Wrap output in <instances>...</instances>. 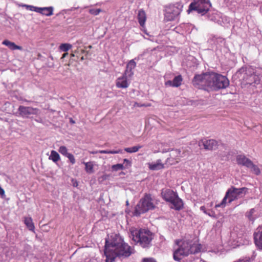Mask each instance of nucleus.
<instances>
[{
	"label": "nucleus",
	"mask_w": 262,
	"mask_h": 262,
	"mask_svg": "<svg viewBox=\"0 0 262 262\" xmlns=\"http://www.w3.org/2000/svg\"><path fill=\"white\" fill-rule=\"evenodd\" d=\"M183 78L181 75L176 76L172 80V87H178L181 85Z\"/></svg>",
	"instance_id": "obj_26"
},
{
	"label": "nucleus",
	"mask_w": 262,
	"mask_h": 262,
	"mask_svg": "<svg viewBox=\"0 0 262 262\" xmlns=\"http://www.w3.org/2000/svg\"><path fill=\"white\" fill-rule=\"evenodd\" d=\"M172 81H171V80H168L167 81H166L165 82V85H169L170 86H172Z\"/></svg>",
	"instance_id": "obj_42"
},
{
	"label": "nucleus",
	"mask_w": 262,
	"mask_h": 262,
	"mask_svg": "<svg viewBox=\"0 0 262 262\" xmlns=\"http://www.w3.org/2000/svg\"><path fill=\"white\" fill-rule=\"evenodd\" d=\"M200 210L202 211L204 213L207 214V210L204 206H202L200 207Z\"/></svg>",
	"instance_id": "obj_43"
},
{
	"label": "nucleus",
	"mask_w": 262,
	"mask_h": 262,
	"mask_svg": "<svg viewBox=\"0 0 262 262\" xmlns=\"http://www.w3.org/2000/svg\"><path fill=\"white\" fill-rule=\"evenodd\" d=\"M142 146L138 145L132 147H126L124 148V150L128 153H133L137 152L139 149L142 148Z\"/></svg>",
	"instance_id": "obj_28"
},
{
	"label": "nucleus",
	"mask_w": 262,
	"mask_h": 262,
	"mask_svg": "<svg viewBox=\"0 0 262 262\" xmlns=\"http://www.w3.org/2000/svg\"><path fill=\"white\" fill-rule=\"evenodd\" d=\"M199 144L200 146L203 145L205 149L209 150L215 149L218 146L217 142L213 139H202Z\"/></svg>",
	"instance_id": "obj_10"
},
{
	"label": "nucleus",
	"mask_w": 262,
	"mask_h": 262,
	"mask_svg": "<svg viewBox=\"0 0 262 262\" xmlns=\"http://www.w3.org/2000/svg\"><path fill=\"white\" fill-rule=\"evenodd\" d=\"M107 245L109 246L111 251L115 254L116 257L117 256L127 257L133 253L131 247L125 243L121 237H119L117 241H114L110 244L107 242Z\"/></svg>",
	"instance_id": "obj_3"
},
{
	"label": "nucleus",
	"mask_w": 262,
	"mask_h": 262,
	"mask_svg": "<svg viewBox=\"0 0 262 262\" xmlns=\"http://www.w3.org/2000/svg\"><path fill=\"white\" fill-rule=\"evenodd\" d=\"M112 169L114 171H118L119 170H122L124 169V166L122 164H117L113 165L112 166Z\"/></svg>",
	"instance_id": "obj_34"
},
{
	"label": "nucleus",
	"mask_w": 262,
	"mask_h": 262,
	"mask_svg": "<svg viewBox=\"0 0 262 262\" xmlns=\"http://www.w3.org/2000/svg\"><path fill=\"white\" fill-rule=\"evenodd\" d=\"M178 246L173 252V259L180 261L183 257L195 254L201 251V245L189 239H180L175 241Z\"/></svg>",
	"instance_id": "obj_2"
},
{
	"label": "nucleus",
	"mask_w": 262,
	"mask_h": 262,
	"mask_svg": "<svg viewBox=\"0 0 262 262\" xmlns=\"http://www.w3.org/2000/svg\"><path fill=\"white\" fill-rule=\"evenodd\" d=\"M124 163H126L127 164H128L129 165H130L131 162L127 159H124L123 160Z\"/></svg>",
	"instance_id": "obj_45"
},
{
	"label": "nucleus",
	"mask_w": 262,
	"mask_h": 262,
	"mask_svg": "<svg viewBox=\"0 0 262 262\" xmlns=\"http://www.w3.org/2000/svg\"><path fill=\"white\" fill-rule=\"evenodd\" d=\"M102 12V10L100 9H90L89 10V12L93 15H98L100 12Z\"/></svg>",
	"instance_id": "obj_33"
},
{
	"label": "nucleus",
	"mask_w": 262,
	"mask_h": 262,
	"mask_svg": "<svg viewBox=\"0 0 262 262\" xmlns=\"http://www.w3.org/2000/svg\"><path fill=\"white\" fill-rule=\"evenodd\" d=\"M181 151L180 150L176 149L172 150L170 154V157L168 160H170V159H175L176 161L173 163H178L181 158Z\"/></svg>",
	"instance_id": "obj_22"
},
{
	"label": "nucleus",
	"mask_w": 262,
	"mask_h": 262,
	"mask_svg": "<svg viewBox=\"0 0 262 262\" xmlns=\"http://www.w3.org/2000/svg\"><path fill=\"white\" fill-rule=\"evenodd\" d=\"M211 7V4L209 0H194L189 5L187 12L189 13L192 11H196L198 13L204 15Z\"/></svg>",
	"instance_id": "obj_7"
},
{
	"label": "nucleus",
	"mask_w": 262,
	"mask_h": 262,
	"mask_svg": "<svg viewBox=\"0 0 262 262\" xmlns=\"http://www.w3.org/2000/svg\"><path fill=\"white\" fill-rule=\"evenodd\" d=\"M131 236L133 240L139 244L143 248H148L150 246L153 239L152 233L148 230L140 229L131 231Z\"/></svg>",
	"instance_id": "obj_4"
},
{
	"label": "nucleus",
	"mask_w": 262,
	"mask_h": 262,
	"mask_svg": "<svg viewBox=\"0 0 262 262\" xmlns=\"http://www.w3.org/2000/svg\"><path fill=\"white\" fill-rule=\"evenodd\" d=\"M128 75L123 73L122 76L118 78L116 80V85L118 88L126 89L129 85L130 82L128 81Z\"/></svg>",
	"instance_id": "obj_12"
},
{
	"label": "nucleus",
	"mask_w": 262,
	"mask_h": 262,
	"mask_svg": "<svg viewBox=\"0 0 262 262\" xmlns=\"http://www.w3.org/2000/svg\"><path fill=\"white\" fill-rule=\"evenodd\" d=\"M98 152H99V153H100V154H111L122 153V151L121 149L117 150H99Z\"/></svg>",
	"instance_id": "obj_29"
},
{
	"label": "nucleus",
	"mask_w": 262,
	"mask_h": 262,
	"mask_svg": "<svg viewBox=\"0 0 262 262\" xmlns=\"http://www.w3.org/2000/svg\"><path fill=\"white\" fill-rule=\"evenodd\" d=\"M2 44L8 47L11 50H23V48L21 46H17L14 42H11L8 39L4 40L2 42Z\"/></svg>",
	"instance_id": "obj_19"
},
{
	"label": "nucleus",
	"mask_w": 262,
	"mask_h": 262,
	"mask_svg": "<svg viewBox=\"0 0 262 262\" xmlns=\"http://www.w3.org/2000/svg\"><path fill=\"white\" fill-rule=\"evenodd\" d=\"M0 194L1 195L5 194V191L1 187H0Z\"/></svg>",
	"instance_id": "obj_44"
},
{
	"label": "nucleus",
	"mask_w": 262,
	"mask_h": 262,
	"mask_svg": "<svg viewBox=\"0 0 262 262\" xmlns=\"http://www.w3.org/2000/svg\"><path fill=\"white\" fill-rule=\"evenodd\" d=\"M155 207L151 195L150 194H145L136 207L135 214L139 215L149 210L154 209Z\"/></svg>",
	"instance_id": "obj_6"
},
{
	"label": "nucleus",
	"mask_w": 262,
	"mask_h": 262,
	"mask_svg": "<svg viewBox=\"0 0 262 262\" xmlns=\"http://www.w3.org/2000/svg\"><path fill=\"white\" fill-rule=\"evenodd\" d=\"M208 215L210 216H213L211 214V213H207V214Z\"/></svg>",
	"instance_id": "obj_48"
},
{
	"label": "nucleus",
	"mask_w": 262,
	"mask_h": 262,
	"mask_svg": "<svg viewBox=\"0 0 262 262\" xmlns=\"http://www.w3.org/2000/svg\"><path fill=\"white\" fill-rule=\"evenodd\" d=\"M134 106H138V107H148L151 106L150 103H147V104H140L137 102L135 103Z\"/></svg>",
	"instance_id": "obj_39"
},
{
	"label": "nucleus",
	"mask_w": 262,
	"mask_h": 262,
	"mask_svg": "<svg viewBox=\"0 0 262 262\" xmlns=\"http://www.w3.org/2000/svg\"><path fill=\"white\" fill-rule=\"evenodd\" d=\"M76 51H78V52L77 54L80 56H83V54L86 52L84 49L81 48H77V49H76Z\"/></svg>",
	"instance_id": "obj_37"
},
{
	"label": "nucleus",
	"mask_w": 262,
	"mask_h": 262,
	"mask_svg": "<svg viewBox=\"0 0 262 262\" xmlns=\"http://www.w3.org/2000/svg\"><path fill=\"white\" fill-rule=\"evenodd\" d=\"M19 115L21 117H28L31 115H36L38 114L39 110L37 108H33L30 106H24L20 105L18 108Z\"/></svg>",
	"instance_id": "obj_9"
},
{
	"label": "nucleus",
	"mask_w": 262,
	"mask_h": 262,
	"mask_svg": "<svg viewBox=\"0 0 262 262\" xmlns=\"http://www.w3.org/2000/svg\"><path fill=\"white\" fill-rule=\"evenodd\" d=\"M71 47H72V45H71L70 44L62 43L60 46L59 48L61 51H64V52H67L69 49H70L71 48Z\"/></svg>",
	"instance_id": "obj_31"
},
{
	"label": "nucleus",
	"mask_w": 262,
	"mask_h": 262,
	"mask_svg": "<svg viewBox=\"0 0 262 262\" xmlns=\"http://www.w3.org/2000/svg\"><path fill=\"white\" fill-rule=\"evenodd\" d=\"M255 212L254 209H251L249 212L247 213V217L250 220H253V218L252 217L253 214Z\"/></svg>",
	"instance_id": "obj_38"
},
{
	"label": "nucleus",
	"mask_w": 262,
	"mask_h": 262,
	"mask_svg": "<svg viewBox=\"0 0 262 262\" xmlns=\"http://www.w3.org/2000/svg\"><path fill=\"white\" fill-rule=\"evenodd\" d=\"M85 165V170L88 173L94 172V164L92 162H83Z\"/></svg>",
	"instance_id": "obj_24"
},
{
	"label": "nucleus",
	"mask_w": 262,
	"mask_h": 262,
	"mask_svg": "<svg viewBox=\"0 0 262 262\" xmlns=\"http://www.w3.org/2000/svg\"><path fill=\"white\" fill-rule=\"evenodd\" d=\"M177 195L176 192L169 189L163 190L161 192L162 198L168 202H170L173 198H176Z\"/></svg>",
	"instance_id": "obj_13"
},
{
	"label": "nucleus",
	"mask_w": 262,
	"mask_h": 262,
	"mask_svg": "<svg viewBox=\"0 0 262 262\" xmlns=\"http://www.w3.org/2000/svg\"><path fill=\"white\" fill-rule=\"evenodd\" d=\"M192 83L199 89L216 90L227 88L229 85V81L225 76L213 72H209L195 75Z\"/></svg>",
	"instance_id": "obj_1"
},
{
	"label": "nucleus",
	"mask_w": 262,
	"mask_h": 262,
	"mask_svg": "<svg viewBox=\"0 0 262 262\" xmlns=\"http://www.w3.org/2000/svg\"><path fill=\"white\" fill-rule=\"evenodd\" d=\"M24 223L29 230L35 232V226L31 217H25Z\"/></svg>",
	"instance_id": "obj_21"
},
{
	"label": "nucleus",
	"mask_w": 262,
	"mask_h": 262,
	"mask_svg": "<svg viewBox=\"0 0 262 262\" xmlns=\"http://www.w3.org/2000/svg\"><path fill=\"white\" fill-rule=\"evenodd\" d=\"M212 205H213V203H212V202H211V206H212Z\"/></svg>",
	"instance_id": "obj_49"
},
{
	"label": "nucleus",
	"mask_w": 262,
	"mask_h": 262,
	"mask_svg": "<svg viewBox=\"0 0 262 262\" xmlns=\"http://www.w3.org/2000/svg\"><path fill=\"white\" fill-rule=\"evenodd\" d=\"M248 168H250L251 170L256 175L258 176L260 174V170L258 166L255 165L252 161L249 165Z\"/></svg>",
	"instance_id": "obj_25"
},
{
	"label": "nucleus",
	"mask_w": 262,
	"mask_h": 262,
	"mask_svg": "<svg viewBox=\"0 0 262 262\" xmlns=\"http://www.w3.org/2000/svg\"><path fill=\"white\" fill-rule=\"evenodd\" d=\"M23 6L26 7L27 9H29L30 11H35L36 12H39V10H40L39 7H34L33 6L24 5H23Z\"/></svg>",
	"instance_id": "obj_32"
},
{
	"label": "nucleus",
	"mask_w": 262,
	"mask_h": 262,
	"mask_svg": "<svg viewBox=\"0 0 262 262\" xmlns=\"http://www.w3.org/2000/svg\"><path fill=\"white\" fill-rule=\"evenodd\" d=\"M181 13V10L174 5L169 6L166 8L165 19L167 21L173 20Z\"/></svg>",
	"instance_id": "obj_8"
},
{
	"label": "nucleus",
	"mask_w": 262,
	"mask_h": 262,
	"mask_svg": "<svg viewBox=\"0 0 262 262\" xmlns=\"http://www.w3.org/2000/svg\"><path fill=\"white\" fill-rule=\"evenodd\" d=\"M104 254L106 256L105 262H113L114 261L116 256L115 254H113L112 251H111L109 246L107 245V241H106Z\"/></svg>",
	"instance_id": "obj_17"
},
{
	"label": "nucleus",
	"mask_w": 262,
	"mask_h": 262,
	"mask_svg": "<svg viewBox=\"0 0 262 262\" xmlns=\"http://www.w3.org/2000/svg\"><path fill=\"white\" fill-rule=\"evenodd\" d=\"M110 176L107 174H104L103 175H102V176H101L99 178V181L100 182H102V181H104L107 179H108Z\"/></svg>",
	"instance_id": "obj_40"
},
{
	"label": "nucleus",
	"mask_w": 262,
	"mask_h": 262,
	"mask_svg": "<svg viewBox=\"0 0 262 262\" xmlns=\"http://www.w3.org/2000/svg\"><path fill=\"white\" fill-rule=\"evenodd\" d=\"M68 54V53H64V54L62 55V57H61V58H65V57H66V56Z\"/></svg>",
	"instance_id": "obj_46"
},
{
	"label": "nucleus",
	"mask_w": 262,
	"mask_h": 262,
	"mask_svg": "<svg viewBox=\"0 0 262 262\" xmlns=\"http://www.w3.org/2000/svg\"><path fill=\"white\" fill-rule=\"evenodd\" d=\"M38 13L46 16H51L53 15V9L52 7L40 8Z\"/></svg>",
	"instance_id": "obj_23"
},
{
	"label": "nucleus",
	"mask_w": 262,
	"mask_h": 262,
	"mask_svg": "<svg viewBox=\"0 0 262 262\" xmlns=\"http://www.w3.org/2000/svg\"><path fill=\"white\" fill-rule=\"evenodd\" d=\"M247 190L248 188L246 187L237 188L232 186L226 192L225 196L222 201L220 204H216L215 207H224L226 206L227 199L228 200V202L231 203L232 202L244 196L246 194Z\"/></svg>",
	"instance_id": "obj_5"
},
{
	"label": "nucleus",
	"mask_w": 262,
	"mask_h": 262,
	"mask_svg": "<svg viewBox=\"0 0 262 262\" xmlns=\"http://www.w3.org/2000/svg\"><path fill=\"white\" fill-rule=\"evenodd\" d=\"M253 236L255 245L258 249L262 250V226L256 228Z\"/></svg>",
	"instance_id": "obj_11"
},
{
	"label": "nucleus",
	"mask_w": 262,
	"mask_h": 262,
	"mask_svg": "<svg viewBox=\"0 0 262 262\" xmlns=\"http://www.w3.org/2000/svg\"><path fill=\"white\" fill-rule=\"evenodd\" d=\"M142 262H156L155 259L152 258H144L142 259Z\"/></svg>",
	"instance_id": "obj_41"
},
{
	"label": "nucleus",
	"mask_w": 262,
	"mask_h": 262,
	"mask_svg": "<svg viewBox=\"0 0 262 262\" xmlns=\"http://www.w3.org/2000/svg\"><path fill=\"white\" fill-rule=\"evenodd\" d=\"M136 66V63L134 59L130 60L127 64L124 74L128 75L129 78H131L134 75L133 70Z\"/></svg>",
	"instance_id": "obj_16"
},
{
	"label": "nucleus",
	"mask_w": 262,
	"mask_h": 262,
	"mask_svg": "<svg viewBox=\"0 0 262 262\" xmlns=\"http://www.w3.org/2000/svg\"><path fill=\"white\" fill-rule=\"evenodd\" d=\"M91 153L92 154H95L99 153V152H98V151H96L91 152Z\"/></svg>",
	"instance_id": "obj_47"
},
{
	"label": "nucleus",
	"mask_w": 262,
	"mask_h": 262,
	"mask_svg": "<svg viewBox=\"0 0 262 262\" xmlns=\"http://www.w3.org/2000/svg\"><path fill=\"white\" fill-rule=\"evenodd\" d=\"M78 51H76V50L73 52L71 54V56L72 57H75V56H76L77 58H80L81 60H83L84 59V56H79L77 53H78Z\"/></svg>",
	"instance_id": "obj_35"
},
{
	"label": "nucleus",
	"mask_w": 262,
	"mask_h": 262,
	"mask_svg": "<svg viewBox=\"0 0 262 262\" xmlns=\"http://www.w3.org/2000/svg\"><path fill=\"white\" fill-rule=\"evenodd\" d=\"M149 168L152 170H157L164 168V164L161 160H158L156 163H149Z\"/></svg>",
	"instance_id": "obj_20"
},
{
	"label": "nucleus",
	"mask_w": 262,
	"mask_h": 262,
	"mask_svg": "<svg viewBox=\"0 0 262 262\" xmlns=\"http://www.w3.org/2000/svg\"><path fill=\"white\" fill-rule=\"evenodd\" d=\"M138 20L140 25L144 27L146 20V15L145 12L143 9H140L138 13Z\"/></svg>",
	"instance_id": "obj_18"
},
{
	"label": "nucleus",
	"mask_w": 262,
	"mask_h": 262,
	"mask_svg": "<svg viewBox=\"0 0 262 262\" xmlns=\"http://www.w3.org/2000/svg\"><path fill=\"white\" fill-rule=\"evenodd\" d=\"M169 203L172 204L170 208L179 211L183 208V202L182 199L179 198L178 195L176 196V198H173Z\"/></svg>",
	"instance_id": "obj_14"
},
{
	"label": "nucleus",
	"mask_w": 262,
	"mask_h": 262,
	"mask_svg": "<svg viewBox=\"0 0 262 262\" xmlns=\"http://www.w3.org/2000/svg\"><path fill=\"white\" fill-rule=\"evenodd\" d=\"M236 162L238 165H242L248 167L252 161L250 159L247 158L244 155H238L236 157Z\"/></svg>",
	"instance_id": "obj_15"
},
{
	"label": "nucleus",
	"mask_w": 262,
	"mask_h": 262,
	"mask_svg": "<svg viewBox=\"0 0 262 262\" xmlns=\"http://www.w3.org/2000/svg\"><path fill=\"white\" fill-rule=\"evenodd\" d=\"M49 159L53 161L54 162H57L60 160V156L57 151L52 150Z\"/></svg>",
	"instance_id": "obj_27"
},
{
	"label": "nucleus",
	"mask_w": 262,
	"mask_h": 262,
	"mask_svg": "<svg viewBox=\"0 0 262 262\" xmlns=\"http://www.w3.org/2000/svg\"><path fill=\"white\" fill-rule=\"evenodd\" d=\"M66 157H67L69 159V160L72 164L75 163V159L74 156L72 154L70 153Z\"/></svg>",
	"instance_id": "obj_36"
},
{
	"label": "nucleus",
	"mask_w": 262,
	"mask_h": 262,
	"mask_svg": "<svg viewBox=\"0 0 262 262\" xmlns=\"http://www.w3.org/2000/svg\"><path fill=\"white\" fill-rule=\"evenodd\" d=\"M58 151L65 157H67L70 154L68 152L67 148L64 146H61L59 148Z\"/></svg>",
	"instance_id": "obj_30"
}]
</instances>
